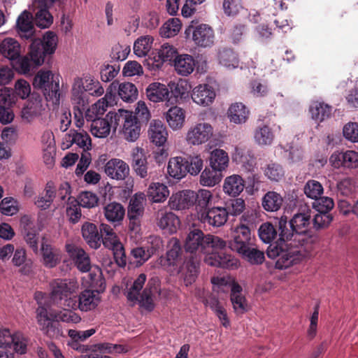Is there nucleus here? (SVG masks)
<instances>
[{"label":"nucleus","mask_w":358,"mask_h":358,"mask_svg":"<svg viewBox=\"0 0 358 358\" xmlns=\"http://www.w3.org/2000/svg\"><path fill=\"white\" fill-rule=\"evenodd\" d=\"M310 219V210L306 206L302 212L294 215L289 224L287 218L281 217L278 222L281 245H271L266 251L268 258H277V268L285 269L299 263L313 249L316 237L308 233Z\"/></svg>","instance_id":"f257e3e1"},{"label":"nucleus","mask_w":358,"mask_h":358,"mask_svg":"<svg viewBox=\"0 0 358 358\" xmlns=\"http://www.w3.org/2000/svg\"><path fill=\"white\" fill-rule=\"evenodd\" d=\"M78 289L79 283L75 279H55L50 283V299L58 307L76 308Z\"/></svg>","instance_id":"f03ea898"},{"label":"nucleus","mask_w":358,"mask_h":358,"mask_svg":"<svg viewBox=\"0 0 358 358\" xmlns=\"http://www.w3.org/2000/svg\"><path fill=\"white\" fill-rule=\"evenodd\" d=\"M86 93L95 97L101 96L104 93L100 82L88 73L74 78L71 87V99L78 107H84L87 102Z\"/></svg>","instance_id":"7ed1b4c3"},{"label":"nucleus","mask_w":358,"mask_h":358,"mask_svg":"<svg viewBox=\"0 0 358 358\" xmlns=\"http://www.w3.org/2000/svg\"><path fill=\"white\" fill-rule=\"evenodd\" d=\"M145 281L146 275L141 273L131 286L127 287L126 296L127 300L133 304L138 303L140 307L151 312L155 308L153 297L158 292V288L151 282H148L142 291Z\"/></svg>","instance_id":"20e7f679"},{"label":"nucleus","mask_w":358,"mask_h":358,"mask_svg":"<svg viewBox=\"0 0 358 358\" xmlns=\"http://www.w3.org/2000/svg\"><path fill=\"white\" fill-rule=\"evenodd\" d=\"M33 85L43 90L45 99L54 106H58L60 101L59 76L50 71H39L34 77Z\"/></svg>","instance_id":"39448f33"},{"label":"nucleus","mask_w":358,"mask_h":358,"mask_svg":"<svg viewBox=\"0 0 358 358\" xmlns=\"http://www.w3.org/2000/svg\"><path fill=\"white\" fill-rule=\"evenodd\" d=\"M108 117L114 118V129L122 125L121 134L130 142L136 141L140 136L141 127L136 116L131 111L119 109L117 112H109Z\"/></svg>","instance_id":"423d86ee"},{"label":"nucleus","mask_w":358,"mask_h":358,"mask_svg":"<svg viewBox=\"0 0 358 358\" xmlns=\"http://www.w3.org/2000/svg\"><path fill=\"white\" fill-rule=\"evenodd\" d=\"M57 36L52 31H47L43 40L34 38L30 45L29 56L36 66H41L45 61V56L55 52L57 45Z\"/></svg>","instance_id":"0eeeda50"},{"label":"nucleus","mask_w":358,"mask_h":358,"mask_svg":"<svg viewBox=\"0 0 358 358\" xmlns=\"http://www.w3.org/2000/svg\"><path fill=\"white\" fill-rule=\"evenodd\" d=\"M45 294L42 292H37L34 294L38 307L36 308V320L41 331L50 338H59L62 336V330L55 324L49 316L47 308L43 305V300Z\"/></svg>","instance_id":"6e6552de"},{"label":"nucleus","mask_w":358,"mask_h":358,"mask_svg":"<svg viewBox=\"0 0 358 358\" xmlns=\"http://www.w3.org/2000/svg\"><path fill=\"white\" fill-rule=\"evenodd\" d=\"M100 239H102L104 246L113 251L116 262L120 266L127 264L124 249L120 242L114 229L108 224L101 223L99 225Z\"/></svg>","instance_id":"1a4fd4ad"},{"label":"nucleus","mask_w":358,"mask_h":358,"mask_svg":"<svg viewBox=\"0 0 358 358\" xmlns=\"http://www.w3.org/2000/svg\"><path fill=\"white\" fill-rule=\"evenodd\" d=\"M186 38L191 39L200 48H210L214 45L215 33L213 28L207 24H194L193 22L185 31Z\"/></svg>","instance_id":"9d476101"},{"label":"nucleus","mask_w":358,"mask_h":358,"mask_svg":"<svg viewBox=\"0 0 358 358\" xmlns=\"http://www.w3.org/2000/svg\"><path fill=\"white\" fill-rule=\"evenodd\" d=\"M102 114L91 108L85 112V119L91 122L90 129L92 135L99 138H106L110 134L111 127H114V118L108 117L109 113L103 118L98 117Z\"/></svg>","instance_id":"9b49d317"},{"label":"nucleus","mask_w":358,"mask_h":358,"mask_svg":"<svg viewBox=\"0 0 358 358\" xmlns=\"http://www.w3.org/2000/svg\"><path fill=\"white\" fill-rule=\"evenodd\" d=\"M213 134V128L209 123H196L188 129L185 140L188 145H200L208 142Z\"/></svg>","instance_id":"f8f14e48"},{"label":"nucleus","mask_w":358,"mask_h":358,"mask_svg":"<svg viewBox=\"0 0 358 358\" xmlns=\"http://www.w3.org/2000/svg\"><path fill=\"white\" fill-rule=\"evenodd\" d=\"M229 212L224 207H213L207 210L200 211L198 219L204 225L220 227L227 222Z\"/></svg>","instance_id":"ddd939ff"},{"label":"nucleus","mask_w":358,"mask_h":358,"mask_svg":"<svg viewBox=\"0 0 358 358\" xmlns=\"http://www.w3.org/2000/svg\"><path fill=\"white\" fill-rule=\"evenodd\" d=\"M254 242L249 226L239 223L234 230L233 240L229 242V248L236 252L245 248Z\"/></svg>","instance_id":"4468645a"},{"label":"nucleus","mask_w":358,"mask_h":358,"mask_svg":"<svg viewBox=\"0 0 358 358\" xmlns=\"http://www.w3.org/2000/svg\"><path fill=\"white\" fill-rule=\"evenodd\" d=\"M204 262L209 266L222 267L227 269H236L240 262L238 259L231 254H227L223 251L212 252L204 257Z\"/></svg>","instance_id":"2eb2a0df"},{"label":"nucleus","mask_w":358,"mask_h":358,"mask_svg":"<svg viewBox=\"0 0 358 358\" xmlns=\"http://www.w3.org/2000/svg\"><path fill=\"white\" fill-rule=\"evenodd\" d=\"M66 250L79 271L82 273L90 271L92 268L90 258L82 248L73 244H66Z\"/></svg>","instance_id":"dca6fc26"},{"label":"nucleus","mask_w":358,"mask_h":358,"mask_svg":"<svg viewBox=\"0 0 358 358\" xmlns=\"http://www.w3.org/2000/svg\"><path fill=\"white\" fill-rule=\"evenodd\" d=\"M206 236L201 230L194 229L190 231L185 239V249L186 252L206 255V245L204 244Z\"/></svg>","instance_id":"f3484780"},{"label":"nucleus","mask_w":358,"mask_h":358,"mask_svg":"<svg viewBox=\"0 0 358 358\" xmlns=\"http://www.w3.org/2000/svg\"><path fill=\"white\" fill-rule=\"evenodd\" d=\"M216 96V93L213 87L208 84H202L196 86L192 90L191 97L197 105L208 106L213 103Z\"/></svg>","instance_id":"a211bd4d"},{"label":"nucleus","mask_w":358,"mask_h":358,"mask_svg":"<svg viewBox=\"0 0 358 358\" xmlns=\"http://www.w3.org/2000/svg\"><path fill=\"white\" fill-rule=\"evenodd\" d=\"M171 209L181 210L194 206V191L183 190L173 194L169 200Z\"/></svg>","instance_id":"6ab92c4d"},{"label":"nucleus","mask_w":358,"mask_h":358,"mask_svg":"<svg viewBox=\"0 0 358 358\" xmlns=\"http://www.w3.org/2000/svg\"><path fill=\"white\" fill-rule=\"evenodd\" d=\"M105 173L111 179L124 180L129 173V167L120 159H112L105 165Z\"/></svg>","instance_id":"aec40b11"},{"label":"nucleus","mask_w":358,"mask_h":358,"mask_svg":"<svg viewBox=\"0 0 358 358\" xmlns=\"http://www.w3.org/2000/svg\"><path fill=\"white\" fill-rule=\"evenodd\" d=\"M33 17L30 12L24 10L17 17L16 28L19 36L24 39H32L34 36Z\"/></svg>","instance_id":"412c9836"},{"label":"nucleus","mask_w":358,"mask_h":358,"mask_svg":"<svg viewBox=\"0 0 358 358\" xmlns=\"http://www.w3.org/2000/svg\"><path fill=\"white\" fill-rule=\"evenodd\" d=\"M100 300L98 291L85 289L79 294L78 299H77V307L83 312H87L95 309Z\"/></svg>","instance_id":"4be33fe9"},{"label":"nucleus","mask_w":358,"mask_h":358,"mask_svg":"<svg viewBox=\"0 0 358 358\" xmlns=\"http://www.w3.org/2000/svg\"><path fill=\"white\" fill-rule=\"evenodd\" d=\"M148 99L154 103L167 102L172 103V98L169 97V88L162 83L155 82L150 83L146 88Z\"/></svg>","instance_id":"5701e85b"},{"label":"nucleus","mask_w":358,"mask_h":358,"mask_svg":"<svg viewBox=\"0 0 358 358\" xmlns=\"http://www.w3.org/2000/svg\"><path fill=\"white\" fill-rule=\"evenodd\" d=\"M41 252L43 264L49 268L55 267L61 262V252L46 241H43L41 246Z\"/></svg>","instance_id":"b1692460"},{"label":"nucleus","mask_w":358,"mask_h":358,"mask_svg":"<svg viewBox=\"0 0 358 358\" xmlns=\"http://www.w3.org/2000/svg\"><path fill=\"white\" fill-rule=\"evenodd\" d=\"M169 93L171 94L172 103L178 100H185L189 97L191 90L190 84L185 80L180 79L176 82H171L168 85Z\"/></svg>","instance_id":"393cba45"},{"label":"nucleus","mask_w":358,"mask_h":358,"mask_svg":"<svg viewBox=\"0 0 358 358\" xmlns=\"http://www.w3.org/2000/svg\"><path fill=\"white\" fill-rule=\"evenodd\" d=\"M150 141L157 146L163 145L167 141L166 126L160 120H152L148 130Z\"/></svg>","instance_id":"a878e982"},{"label":"nucleus","mask_w":358,"mask_h":358,"mask_svg":"<svg viewBox=\"0 0 358 358\" xmlns=\"http://www.w3.org/2000/svg\"><path fill=\"white\" fill-rule=\"evenodd\" d=\"M186 159L182 157H175L169 159L167 166V173L173 179L180 180L188 173Z\"/></svg>","instance_id":"bb28decb"},{"label":"nucleus","mask_w":358,"mask_h":358,"mask_svg":"<svg viewBox=\"0 0 358 358\" xmlns=\"http://www.w3.org/2000/svg\"><path fill=\"white\" fill-rule=\"evenodd\" d=\"M157 225L165 233L174 234L180 225V220L173 213H161L157 218Z\"/></svg>","instance_id":"cd10ccee"},{"label":"nucleus","mask_w":358,"mask_h":358,"mask_svg":"<svg viewBox=\"0 0 358 358\" xmlns=\"http://www.w3.org/2000/svg\"><path fill=\"white\" fill-rule=\"evenodd\" d=\"M195 64L194 57L187 54L178 55L174 60L176 71L182 76H187L191 74L194 71Z\"/></svg>","instance_id":"c85d7f7f"},{"label":"nucleus","mask_w":358,"mask_h":358,"mask_svg":"<svg viewBox=\"0 0 358 358\" xmlns=\"http://www.w3.org/2000/svg\"><path fill=\"white\" fill-rule=\"evenodd\" d=\"M230 299L236 314L241 315L247 311L248 303L242 294V287L238 283L232 284Z\"/></svg>","instance_id":"c756f323"},{"label":"nucleus","mask_w":358,"mask_h":358,"mask_svg":"<svg viewBox=\"0 0 358 358\" xmlns=\"http://www.w3.org/2000/svg\"><path fill=\"white\" fill-rule=\"evenodd\" d=\"M245 187L244 180L237 174L227 177L223 183L224 192L230 196H237L243 190Z\"/></svg>","instance_id":"7c9ffc66"},{"label":"nucleus","mask_w":358,"mask_h":358,"mask_svg":"<svg viewBox=\"0 0 358 358\" xmlns=\"http://www.w3.org/2000/svg\"><path fill=\"white\" fill-rule=\"evenodd\" d=\"M237 253L252 265H260L265 259L264 252L259 250L254 242Z\"/></svg>","instance_id":"2f4dec72"},{"label":"nucleus","mask_w":358,"mask_h":358,"mask_svg":"<svg viewBox=\"0 0 358 358\" xmlns=\"http://www.w3.org/2000/svg\"><path fill=\"white\" fill-rule=\"evenodd\" d=\"M12 263L15 266H22L20 272L22 275H27L32 272L33 262L30 259H27L26 250L22 248L14 250Z\"/></svg>","instance_id":"473e14b6"},{"label":"nucleus","mask_w":358,"mask_h":358,"mask_svg":"<svg viewBox=\"0 0 358 358\" xmlns=\"http://www.w3.org/2000/svg\"><path fill=\"white\" fill-rule=\"evenodd\" d=\"M200 262L196 259L191 258L185 263L182 277L186 287L195 282L199 273Z\"/></svg>","instance_id":"72a5a7b5"},{"label":"nucleus","mask_w":358,"mask_h":358,"mask_svg":"<svg viewBox=\"0 0 358 358\" xmlns=\"http://www.w3.org/2000/svg\"><path fill=\"white\" fill-rule=\"evenodd\" d=\"M185 111L178 106L170 108L166 113V122L173 130L182 128L185 123Z\"/></svg>","instance_id":"f704fd0d"},{"label":"nucleus","mask_w":358,"mask_h":358,"mask_svg":"<svg viewBox=\"0 0 358 358\" xmlns=\"http://www.w3.org/2000/svg\"><path fill=\"white\" fill-rule=\"evenodd\" d=\"M1 55L11 61L20 55V45L14 38H6L1 42Z\"/></svg>","instance_id":"c9c22d12"},{"label":"nucleus","mask_w":358,"mask_h":358,"mask_svg":"<svg viewBox=\"0 0 358 358\" xmlns=\"http://www.w3.org/2000/svg\"><path fill=\"white\" fill-rule=\"evenodd\" d=\"M133 168L138 176L144 178L148 175L147 160L144 150L140 148H136L132 152Z\"/></svg>","instance_id":"e433bc0d"},{"label":"nucleus","mask_w":358,"mask_h":358,"mask_svg":"<svg viewBox=\"0 0 358 358\" xmlns=\"http://www.w3.org/2000/svg\"><path fill=\"white\" fill-rule=\"evenodd\" d=\"M274 138L275 135L271 128L266 124L259 125L255 130V141L260 146L271 145L274 141Z\"/></svg>","instance_id":"4c0bfd02"},{"label":"nucleus","mask_w":358,"mask_h":358,"mask_svg":"<svg viewBox=\"0 0 358 358\" xmlns=\"http://www.w3.org/2000/svg\"><path fill=\"white\" fill-rule=\"evenodd\" d=\"M117 87L116 82H113L107 90L105 96L94 103L91 108L97 110L100 113H104L108 106H111L115 101V90Z\"/></svg>","instance_id":"58836bf2"},{"label":"nucleus","mask_w":358,"mask_h":358,"mask_svg":"<svg viewBox=\"0 0 358 358\" xmlns=\"http://www.w3.org/2000/svg\"><path fill=\"white\" fill-rule=\"evenodd\" d=\"M228 154L222 149H215L210 153V165L213 169L220 173L225 171L229 166Z\"/></svg>","instance_id":"ea45409f"},{"label":"nucleus","mask_w":358,"mask_h":358,"mask_svg":"<svg viewBox=\"0 0 358 358\" xmlns=\"http://www.w3.org/2000/svg\"><path fill=\"white\" fill-rule=\"evenodd\" d=\"M47 143L46 148H43V159L44 163L52 166L55 163V146L52 133L45 132L42 136V142Z\"/></svg>","instance_id":"a19ab883"},{"label":"nucleus","mask_w":358,"mask_h":358,"mask_svg":"<svg viewBox=\"0 0 358 358\" xmlns=\"http://www.w3.org/2000/svg\"><path fill=\"white\" fill-rule=\"evenodd\" d=\"M169 195L168 187L163 183L152 182L148 189V196L154 203L164 202Z\"/></svg>","instance_id":"79ce46f5"},{"label":"nucleus","mask_w":358,"mask_h":358,"mask_svg":"<svg viewBox=\"0 0 358 358\" xmlns=\"http://www.w3.org/2000/svg\"><path fill=\"white\" fill-rule=\"evenodd\" d=\"M227 114L230 122L235 124H242L247 120L249 111L243 103H235L231 105Z\"/></svg>","instance_id":"37998d69"},{"label":"nucleus","mask_w":358,"mask_h":358,"mask_svg":"<svg viewBox=\"0 0 358 358\" xmlns=\"http://www.w3.org/2000/svg\"><path fill=\"white\" fill-rule=\"evenodd\" d=\"M83 238L91 248H97L100 245V231L99 232L95 224L85 223L82 227Z\"/></svg>","instance_id":"c03bdc74"},{"label":"nucleus","mask_w":358,"mask_h":358,"mask_svg":"<svg viewBox=\"0 0 358 358\" xmlns=\"http://www.w3.org/2000/svg\"><path fill=\"white\" fill-rule=\"evenodd\" d=\"M63 310L58 311L57 313H54L51 314L50 319L58 326L59 324L57 323L58 322H63L66 323H73L77 324L80 322L81 317L80 315L72 310H75L76 308H63ZM59 328L62 330L60 327Z\"/></svg>","instance_id":"a18cd8bd"},{"label":"nucleus","mask_w":358,"mask_h":358,"mask_svg":"<svg viewBox=\"0 0 358 358\" xmlns=\"http://www.w3.org/2000/svg\"><path fill=\"white\" fill-rule=\"evenodd\" d=\"M145 198L143 193L135 194L130 199L128 207V217H140L144 210Z\"/></svg>","instance_id":"49530a36"},{"label":"nucleus","mask_w":358,"mask_h":358,"mask_svg":"<svg viewBox=\"0 0 358 358\" xmlns=\"http://www.w3.org/2000/svg\"><path fill=\"white\" fill-rule=\"evenodd\" d=\"M153 41L152 36L150 35L138 37L134 43V53L138 57H145L152 49Z\"/></svg>","instance_id":"de8ad7c7"},{"label":"nucleus","mask_w":358,"mask_h":358,"mask_svg":"<svg viewBox=\"0 0 358 358\" xmlns=\"http://www.w3.org/2000/svg\"><path fill=\"white\" fill-rule=\"evenodd\" d=\"M309 111L313 120L322 122L330 116L331 107L323 102L313 101L310 106Z\"/></svg>","instance_id":"09e8293b"},{"label":"nucleus","mask_w":358,"mask_h":358,"mask_svg":"<svg viewBox=\"0 0 358 358\" xmlns=\"http://www.w3.org/2000/svg\"><path fill=\"white\" fill-rule=\"evenodd\" d=\"M258 235L264 243H269V246L275 244H278V247L281 245L280 239L278 242L271 243L277 237L278 232L275 227L270 222H265L261 224L258 230Z\"/></svg>","instance_id":"8fccbe9b"},{"label":"nucleus","mask_w":358,"mask_h":358,"mask_svg":"<svg viewBox=\"0 0 358 358\" xmlns=\"http://www.w3.org/2000/svg\"><path fill=\"white\" fill-rule=\"evenodd\" d=\"M213 199V194L210 190L201 189L197 192H194V205L199 217L200 211L208 210V206Z\"/></svg>","instance_id":"3c124183"},{"label":"nucleus","mask_w":358,"mask_h":358,"mask_svg":"<svg viewBox=\"0 0 358 358\" xmlns=\"http://www.w3.org/2000/svg\"><path fill=\"white\" fill-rule=\"evenodd\" d=\"M125 211L123 206L118 203H108L104 208V215L108 221L112 223L120 222L123 220Z\"/></svg>","instance_id":"603ef678"},{"label":"nucleus","mask_w":358,"mask_h":358,"mask_svg":"<svg viewBox=\"0 0 358 358\" xmlns=\"http://www.w3.org/2000/svg\"><path fill=\"white\" fill-rule=\"evenodd\" d=\"M219 63L228 69H234L238 67L239 60L237 55L231 49H223L218 53Z\"/></svg>","instance_id":"864d4df0"},{"label":"nucleus","mask_w":358,"mask_h":358,"mask_svg":"<svg viewBox=\"0 0 358 358\" xmlns=\"http://www.w3.org/2000/svg\"><path fill=\"white\" fill-rule=\"evenodd\" d=\"M282 203V196L275 192H267L262 199V206L266 211H277L280 208Z\"/></svg>","instance_id":"5fc2aeb1"},{"label":"nucleus","mask_w":358,"mask_h":358,"mask_svg":"<svg viewBox=\"0 0 358 358\" xmlns=\"http://www.w3.org/2000/svg\"><path fill=\"white\" fill-rule=\"evenodd\" d=\"M222 173L213 168H206L200 175L199 182L204 187H214L222 179Z\"/></svg>","instance_id":"6e6d98bb"},{"label":"nucleus","mask_w":358,"mask_h":358,"mask_svg":"<svg viewBox=\"0 0 358 358\" xmlns=\"http://www.w3.org/2000/svg\"><path fill=\"white\" fill-rule=\"evenodd\" d=\"M72 134L71 141L74 142L78 148L83 150V152H88L92 149V140L90 135L86 131H76L71 130Z\"/></svg>","instance_id":"4d7b16f0"},{"label":"nucleus","mask_w":358,"mask_h":358,"mask_svg":"<svg viewBox=\"0 0 358 358\" xmlns=\"http://www.w3.org/2000/svg\"><path fill=\"white\" fill-rule=\"evenodd\" d=\"M180 241L176 238H172L169 242V249L166 252V261L169 266H174L178 262L181 255Z\"/></svg>","instance_id":"13d9d810"},{"label":"nucleus","mask_w":358,"mask_h":358,"mask_svg":"<svg viewBox=\"0 0 358 358\" xmlns=\"http://www.w3.org/2000/svg\"><path fill=\"white\" fill-rule=\"evenodd\" d=\"M118 95L125 102H132L136 99L138 90L131 83H123L119 85Z\"/></svg>","instance_id":"bf43d9fd"},{"label":"nucleus","mask_w":358,"mask_h":358,"mask_svg":"<svg viewBox=\"0 0 358 358\" xmlns=\"http://www.w3.org/2000/svg\"><path fill=\"white\" fill-rule=\"evenodd\" d=\"M181 29V23L178 18L168 20L160 28L159 34L164 38H171L176 36Z\"/></svg>","instance_id":"052dcab7"},{"label":"nucleus","mask_w":358,"mask_h":358,"mask_svg":"<svg viewBox=\"0 0 358 358\" xmlns=\"http://www.w3.org/2000/svg\"><path fill=\"white\" fill-rule=\"evenodd\" d=\"M177 53L176 49L169 43L163 44L154 56V61L157 63H164L171 61Z\"/></svg>","instance_id":"680f3d73"},{"label":"nucleus","mask_w":358,"mask_h":358,"mask_svg":"<svg viewBox=\"0 0 358 358\" xmlns=\"http://www.w3.org/2000/svg\"><path fill=\"white\" fill-rule=\"evenodd\" d=\"M205 241L206 242H204V244L206 245V255L211 253L212 252L222 251V250L224 249L227 245V241L220 238L219 236L210 234L206 236Z\"/></svg>","instance_id":"e2e57ef3"},{"label":"nucleus","mask_w":358,"mask_h":358,"mask_svg":"<svg viewBox=\"0 0 358 358\" xmlns=\"http://www.w3.org/2000/svg\"><path fill=\"white\" fill-rule=\"evenodd\" d=\"M303 192L308 198L315 200L322 196L324 188L320 182L315 180H309L303 187Z\"/></svg>","instance_id":"0e129e2a"},{"label":"nucleus","mask_w":358,"mask_h":358,"mask_svg":"<svg viewBox=\"0 0 358 358\" xmlns=\"http://www.w3.org/2000/svg\"><path fill=\"white\" fill-rule=\"evenodd\" d=\"M41 108L39 102H29L22 110V117L30 122L41 114Z\"/></svg>","instance_id":"69168bd1"},{"label":"nucleus","mask_w":358,"mask_h":358,"mask_svg":"<svg viewBox=\"0 0 358 358\" xmlns=\"http://www.w3.org/2000/svg\"><path fill=\"white\" fill-rule=\"evenodd\" d=\"M119 65H110L104 64L100 69V77L103 82L108 83L112 81L120 72Z\"/></svg>","instance_id":"338daca9"},{"label":"nucleus","mask_w":358,"mask_h":358,"mask_svg":"<svg viewBox=\"0 0 358 358\" xmlns=\"http://www.w3.org/2000/svg\"><path fill=\"white\" fill-rule=\"evenodd\" d=\"M334 206V200L329 196H320L318 199H315L313 203V208L318 213H329Z\"/></svg>","instance_id":"774afa93"}]
</instances>
